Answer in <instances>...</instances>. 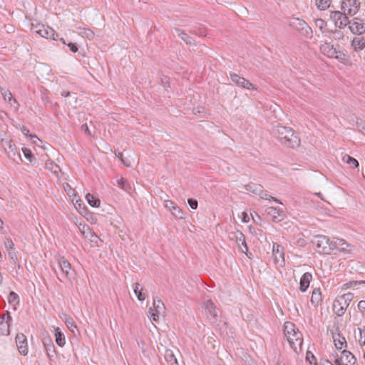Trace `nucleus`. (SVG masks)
<instances>
[{"mask_svg":"<svg viewBox=\"0 0 365 365\" xmlns=\"http://www.w3.org/2000/svg\"><path fill=\"white\" fill-rule=\"evenodd\" d=\"M339 48V46H334L333 44L328 42H324L320 46V51L323 55L344 63L347 61L346 56Z\"/></svg>","mask_w":365,"mask_h":365,"instance_id":"nucleus-3","label":"nucleus"},{"mask_svg":"<svg viewBox=\"0 0 365 365\" xmlns=\"http://www.w3.org/2000/svg\"><path fill=\"white\" fill-rule=\"evenodd\" d=\"M306 360L309 361L310 365H317V359L314 355L309 351L307 352Z\"/></svg>","mask_w":365,"mask_h":365,"instance_id":"nucleus-45","label":"nucleus"},{"mask_svg":"<svg viewBox=\"0 0 365 365\" xmlns=\"http://www.w3.org/2000/svg\"><path fill=\"white\" fill-rule=\"evenodd\" d=\"M344 11H330L329 18L334 23L336 27L345 28L349 24V19Z\"/></svg>","mask_w":365,"mask_h":365,"instance_id":"nucleus-6","label":"nucleus"},{"mask_svg":"<svg viewBox=\"0 0 365 365\" xmlns=\"http://www.w3.org/2000/svg\"><path fill=\"white\" fill-rule=\"evenodd\" d=\"M0 92L5 101H8L11 104L12 101L14 103L16 104L17 106H19V103L15 98H14L12 93L9 89L1 88Z\"/></svg>","mask_w":365,"mask_h":365,"instance_id":"nucleus-27","label":"nucleus"},{"mask_svg":"<svg viewBox=\"0 0 365 365\" xmlns=\"http://www.w3.org/2000/svg\"><path fill=\"white\" fill-rule=\"evenodd\" d=\"M284 334L291 348L297 353L298 348L302 345V334L299 330H295V326L292 322H286L284 326Z\"/></svg>","mask_w":365,"mask_h":365,"instance_id":"nucleus-1","label":"nucleus"},{"mask_svg":"<svg viewBox=\"0 0 365 365\" xmlns=\"http://www.w3.org/2000/svg\"><path fill=\"white\" fill-rule=\"evenodd\" d=\"M289 25L299 31L303 36L312 38L313 36L312 29L303 19L293 18L289 21Z\"/></svg>","mask_w":365,"mask_h":365,"instance_id":"nucleus-4","label":"nucleus"},{"mask_svg":"<svg viewBox=\"0 0 365 365\" xmlns=\"http://www.w3.org/2000/svg\"><path fill=\"white\" fill-rule=\"evenodd\" d=\"M165 207L171 212L175 218L183 219L185 217L182 210L172 200H165Z\"/></svg>","mask_w":365,"mask_h":365,"instance_id":"nucleus-16","label":"nucleus"},{"mask_svg":"<svg viewBox=\"0 0 365 365\" xmlns=\"http://www.w3.org/2000/svg\"><path fill=\"white\" fill-rule=\"evenodd\" d=\"M315 26L318 27L321 31L327 26V22L322 19H317L314 20Z\"/></svg>","mask_w":365,"mask_h":365,"instance_id":"nucleus-48","label":"nucleus"},{"mask_svg":"<svg viewBox=\"0 0 365 365\" xmlns=\"http://www.w3.org/2000/svg\"><path fill=\"white\" fill-rule=\"evenodd\" d=\"M265 211L267 215L270 216L272 220L274 222H280L284 217V212L279 208L270 206L268 207Z\"/></svg>","mask_w":365,"mask_h":365,"instance_id":"nucleus-18","label":"nucleus"},{"mask_svg":"<svg viewBox=\"0 0 365 365\" xmlns=\"http://www.w3.org/2000/svg\"><path fill=\"white\" fill-rule=\"evenodd\" d=\"M8 255L11 259V262L14 264H16L18 261V257L16 254L15 250L8 251Z\"/></svg>","mask_w":365,"mask_h":365,"instance_id":"nucleus-50","label":"nucleus"},{"mask_svg":"<svg viewBox=\"0 0 365 365\" xmlns=\"http://www.w3.org/2000/svg\"><path fill=\"white\" fill-rule=\"evenodd\" d=\"M321 365H334L329 360H324L321 362Z\"/></svg>","mask_w":365,"mask_h":365,"instance_id":"nucleus-62","label":"nucleus"},{"mask_svg":"<svg viewBox=\"0 0 365 365\" xmlns=\"http://www.w3.org/2000/svg\"><path fill=\"white\" fill-rule=\"evenodd\" d=\"M349 28L354 34L361 35L365 33V19L354 17L349 20Z\"/></svg>","mask_w":365,"mask_h":365,"instance_id":"nucleus-9","label":"nucleus"},{"mask_svg":"<svg viewBox=\"0 0 365 365\" xmlns=\"http://www.w3.org/2000/svg\"><path fill=\"white\" fill-rule=\"evenodd\" d=\"M165 359L168 365H179L178 360L172 350L168 349L165 353Z\"/></svg>","mask_w":365,"mask_h":365,"instance_id":"nucleus-29","label":"nucleus"},{"mask_svg":"<svg viewBox=\"0 0 365 365\" xmlns=\"http://www.w3.org/2000/svg\"><path fill=\"white\" fill-rule=\"evenodd\" d=\"M262 186L255 183H250L245 186L246 190L250 191L255 195L262 193Z\"/></svg>","mask_w":365,"mask_h":365,"instance_id":"nucleus-34","label":"nucleus"},{"mask_svg":"<svg viewBox=\"0 0 365 365\" xmlns=\"http://www.w3.org/2000/svg\"><path fill=\"white\" fill-rule=\"evenodd\" d=\"M279 141L285 146L291 148H297L300 145V139L294 132H293L292 137L289 135H286V137H281V139L279 140Z\"/></svg>","mask_w":365,"mask_h":365,"instance_id":"nucleus-14","label":"nucleus"},{"mask_svg":"<svg viewBox=\"0 0 365 365\" xmlns=\"http://www.w3.org/2000/svg\"><path fill=\"white\" fill-rule=\"evenodd\" d=\"M354 51L359 52L365 48V37H354L351 43Z\"/></svg>","mask_w":365,"mask_h":365,"instance_id":"nucleus-25","label":"nucleus"},{"mask_svg":"<svg viewBox=\"0 0 365 365\" xmlns=\"http://www.w3.org/2000/svg\"><path fill=\"white\" fill-rule=\"evenodd\" d=\"M153 307H154L155 311L157 312L161 313L165 309L164 304L163 303V302L160 299H159L158 298H155L153 299Z\"/></svg>","mask_w":365,"mask_h":365,"instance_id":"nucleus-39","label":"nucleus"},{"mask_svg":"<svg viewBox=\"0 0 365 365\" xmlns=\"http://www.w3.org/2000/svg\"><path fill=\"white\" fill-rule=\"evenodd\" d=\"M81 34L83 36L89 39L93 38L94 36V33L91 29H84Z\"/></svg>","mask_w":365,"mask_h":365,"instance_id":"nucleus-54","label":"nucleus"},{"mask_svg":"<svg viewBox=\"0 0 365 365\" xmlns=\"http://www.w3.org/2000/svg\"><path fill=\"white\" fill-rule=\"evenodd\" d=\"M322 302V294L319 289H314L312 292L311 302L317 306Z\"/></svg>","mask_w":365,"mask_h":365,"instance_id":"nucleus-32","label":"nucleus"},{"mask_svg":"<svg viewBox=\"0 0 365 365\" xmlns=\"http://www.w3.org/2000/svg\"><path fill=\"white\" fill-rule=\"evenodd\" d=\"M78 229L84 237H88V233H91V228L88 225L80 223Z\"/></svg>","mask_w":365,"mask_h":365,"instance_id":"nucleus-41","label":"nucleus"},{"mask_svg":"<svg viewBox=\"0 0 365 365\" xmlns=\"http://www.w3.org/2000/svg\"><path fill=\"white\" fill-rule=\"evenodd\" d=\"M143 290V287H140L139 283L134 284L133 291L139 301H143L146 297V294Z\"/></svg>","mask_w":365,"mask_h":365,"instance_id":"nucleus-30","label":"nucleus"},{"mask_svg":"<svg viewBox=\"0 0 365 365\" xmlns=\"http://www.w3.org/2000/svg\"><path fill=\"white\" fill-rule=\"evenodd\" d=\"M358 308L361 312H365V301L364 300L359 301V302L358 304Z\"/></svg>","mask_w":365,"mask_h":365,"instance_id":"nucleus-57","label":"nucleus"},{"mask_svg":"<svg viewBox=\"0 0 365 365\" xmlns=\"http://www.w3.org/2000/svg\"><path fill=\"white\" fill-rule=\"evenodd\" d=\"M21 131L24 135L29 136V130L25 126H22V128H21Z\"/></svg>","mask_w":365,"mask_h":365,"instance_id":"nucleus-60","label":"nucleus"},{"mask_svg":"<svg viewBox=\"0 0 365 365\" xmlns=\"http://www.w3.org/2000/svg\"><path fill=\"white\" fill-rule=\"evenodd\" d=\"M333 339L334 346L336 349L341 350L344 346H347V343L344 336H343L339 332L333 334Z\"/></svg>","mask_w":365,"mask_h":365,"instance_id":"nucleus-24","label":"nucleus"},{"mask_svg":"<svg viewBox=\"0 0 365 365\" xmlns=\"http://www.w3.org/2000/svg\"><path fill=\"white\" fill-rule=\"evenodd\" d=\"M354 294L351 292H348L346 294H344L341 296H339L338 298L340 299H342V302L346 304V307H349L351 301L353 299Z\"/></svg>","mask_w":365,"mask_h":365,"instance_id":"nucleus-40","label":"nucleus"},{"mask_svg":"<svg viewBox=\"0 0 365 365\" xmlns=\"http://www.w3.org/2000/svg\"><path fill=\"white\" fill-rule=\"evenodd\" d=\"M71 94V93L69 91H63L62 93H61V95L64 97H68Z\"/></svg>","mask_w":365,"mask_h":365,"instance_id":"nucleus-63","label":"nucleus"},{"mask_svg":"<svg viewBox=\"0 0 365 365\" xmlns=\"http://www.w3.org/2000/svg\"><path fill=\"white\" fill-rule=\"evenodd\" d=\"M160 312H157L155 311V312H152L151 316L150 317V319H153L155 322H157L159 319V314Z\"/></svg>","mask_w":365,"mask_h":365,"instance_id":"nucleus-58","label":"nucleus"},{"mask_svg":"<svg viewBox=\"0 0 365 365\" xmlns=\"http://www.w3.org/2000/svg\"><path fill=\"white\" fill-rule=\"evenodd\" d=\"M8 301H9V302L10 304H19V295L16 292L11 291L9 294Z\"/></svg>","mask_w":365,"mask_h":365,"instance_id":"nucleus-42","label":"nucleus"},{"mask_svg":"<svg viewBox=\"0 0 365 365\" xmlns=\"http://www.w3.org/2000/svg\"><path fill=\"white\" fill-rule=\"evenodd\" d=\"M203 308L207 317L213 322L217 321V309L214 302L211 299H207L203 303Z\"/></svg>","mask_w":365,"mask_h":365,"instance_id":"nucleus-13","label":"nucleus"},{"mask_svg":"<svg viewBox=\"0 0 365 365\" xmlns=\"http://www.w3.org/2000/svg\"><path fill=\"white\" fill-rule=\"evenodd\" d=\"M312 279V274L310 272H305L302 276L299 282V289L302 292H305L307 290Z\"/></svg>","mask_w":365,"mask_h":365,"instance_id":"nucleus-23","label":"nucleus"},{"mask_svg":"<svg viewBox=\"0 0 365 365\" xmlns=\"http://www.w3.org/2000/svg\"><path fill=\"white\" fill-rule=\"evenodd\" d=\"M88 240L94 243H98V241L101 240L100 237L93 232L91 230V233H88Z\"/></svg>","mask_w":365,"mask_h":365,"instance_id":"nucleus-51","label":"nucleus"},{"mask_svg":"<svg viewBox=\"0 0 365 365\" xmlns=\"http://www.w3.org/2000/svg\"><path fill=\"white\" fill-rule=\"evenodd\" d=\"M233 239L237 243L239 247H240L241 252L245 253L247 257L252 258V254L249 252L248 246L245 240V235L242 232L237 230V232L235 233Z\"/></svg>","mask_w":365,"mask_h":365,"instance_id":"nucleus-12","label":"nucleus"},{"mask_svg":"<svg viewBox=\"0 0 365 365\" xmlns=\"http://www.w3.org/2000/svg\"><path fill=\"white\" fill-rule=\"evenodd\" d=\"M43 344L46 351V354L50 359H53L56 355L54 344L51 338H45Z\"/></svg>","mask_w":365,"mask_h":365,"instance_id":"nucleus-22","label":"nucleus"},{"mask_svg":"<svg viewBox=\"0 0 365 365\" xmlns=\"http://www.w3.org/2000/svg\"><path fill=\"white\" fill-rule=\"evenodd\" d=\"M34 31L39 34L41 37L45 38H51L57 41L58 38V34L49 26H45L44 25L38 24L33 27Z\"/></svg>","mask_w":365,"mask_h":365,"instance_id":"nucleus-8","label":"nucleus"},{"mask_svg":"<svg viewBox=\"0 0 365 365\" xmlns=\"http://www.w3.org/2000/svg\"><path fill=\"white\" fill-rule=\"evenodd\" d=\"M4 246L7 251L15 250V245L12 240L6 238L4 241Z\"/></svg>","mask_w":365,"mask_h":365,"instance_id":"nucleus-47","label":"nucleus"},{"mask_svg":"<svg viewBox=\"0 0 365 365\" xmlns=\"http://www.w3.org/2000/svg\"><path fill=\"white\" fill-rule=\"evenodd\" d=\"M230 78L233 84L246 89H254L255 86L246 78L240 76L235 73H230Z\"/></svg>","mask_w":365,"mask_h":365,"instance_id":"nucleus-11","label":"nucleus"},{"mask_svg":"<svg viewBox=\"0 0 365 365\" xmlns=\"http://www.w3.org/2000/svg\"><path fill=\"white\" fill-rule=\"evenodd\" d=\"M82 129L84 130V132H85L86 133H87V134H88V135H90V134H91V133H90V130H89V128H88V127L87 124H83V125H82Z\"/></svg>","mask_w":365,"mask_h":365,"instance_id":"nucleus-61","label":"nucleus"},{"mask_svg":"<svg viewBox=\"0 0 365 365\" xmlns=\"http://www.w3.org/2000/svg\"><path fill=\"white\" fill-rule=\"evenodd\" d=\"M173 35L175 36H178L183 41H185L187 44H190L192 43V38L189 36L187 34H185L183 31L179 29H175L173 32Z\"/></svg>","mask_w":365,"mask_h":365,"instance_id":"nucleus-28","label":"nucleus"},{"mask_svg":"<svg viewBox=\"0 0 365 365\" xmlns=\"http://www.w3.org/2000/svg\"><path fill=\"white\" fill-rule=\"evenodd\" d=\"M66 326L71 330V331L74 332L75 329H77V327L74 322V321L70 318L66 321Z\"/></svg>","mask_w":365,"mask_h":365,"instance_id":"nucleus-49","label":"nucleus"},{"mask_svg":"<svg viewBox=\"0 0 365 365\" xmlns=\"http://www.w3.org/2000/svg\"><path fill=\"white\" fill-rule=\"evenodd\" d=\"M359 333H360V338H359V343L361 345L365 344V327H363L362 328H359Z\"/></svg>","mask_w":365,"mask_h":365,"instance_id":"nucleus-52","label":"nucleus"},{"mask_svg":"<svg viewBox=\"0 0 365 365\" xmlns=\"http://www.w3.org/2000/svg\"><path fill=\"white\" fill-rule=\"evenodd\" d=\"M348 307L342 302V299L336 298L332 304L333 312L339 317H341Z\"/></svg>","mask_w":365,"mask_h":365,"instance_id":"nucleus-21","label":"nucleus"},{"mask_svg":"<svg viewBox=\"0 0 365 365\" xmlns=\"http://www.w3.org/2000/svg\"><path fill=\"white\" fill-rule=\"evenodd\" d=\"M118 186L125 190V192H129L131 190V186L128 182V180L123 178H120L117 180Z\"/></svg>","mask_w":365,"mask_h":365,"instance_id":"nucleus-37","label":"nucleus"},{"mask_svg":"<svg viewBox=\"0 0 365 365\" xmlns=\"http://www.w3.org/2000/svg\"><path fill=\"white\" fill-rule=\"evenodd\" d=\"M331 3V0H314V5L317 9L321 11H326L331 7L334 8Z\"/></svg>","mask_w":365,"mask_h":365,"instance_id":"nucleus-26","label":"nucleus"},{"mask_svg":"<svg viewBox=\"0 0 365 365\" xmlns=\"http://www.w3.org/2000/svg\"><path fill=\"white\" fill-rule=\"evenodd\" d=\"M272 253L274 260L276 264L279 263L280 265L284 264V248L281 245L274 243L273 245Z\"/></svg>","mask_w":365,"mask_h":365,"instance_id":"nucleus-19","label":"nucleus"},{"mask_svg":"<svg viewBox=\"0 0 365 365\" xmlns=\"http://www.w3.org/2000/svg\"><path fill=\"white\" fill-rule=\"evenodd\" d=\"M59 40L63 44H66L71 52L76 53L78 51V47L76 43H72V42H69L68 43H66L65 40L63 38H61Z\"/></svg>","mask_w":365,"mask_h":365,"instance_id":"nucleus-44","label":"nucleus"},{"mask_svg":"<svg viewBox=\"0 0 365 365\" xmlns=\"http://www.w3.org/2000/svg\"><path fill=\"white\" fill-rule=\"evenodd\" d=\"M86 199L91 206L93 207H98L100 206V200L98 197L91 195V193H88L86 195Z\"/></svg>","mask_w":365,"mask_h":365,"instance_id":"nucleus-35","label":"nucleus"},{"mask_svg":"<svg viewBox=\"0 0 365 365\" xmlns=\"http://www.w3.org/2000/svg\"><path fill=\"white\" fill-rule=\"evenodd\" d=\"M22 152L24 155V157L29 160L30 163H32L34 160H35L31 150L26 148H22Z\"/></svg>","mask_w":365,"mask_h":365,"instance_id":"nucleus-46","label":"nucleus"},{"mask_svg":"<svg viewBox=\"0 0 365 365\" xmlns=\"http://www.w3.org/2000/svg\"><path fill=\"white\" fill-rule=\"evenodd\" d=\"M273 135L277 137L279 140L281 139V137H286V135H289L291 137L293 135V132H294L291 128L283 126L279 124L275 125L273 128Z\"/></svg>","mask_w":365,"mask_h":365,"instance_id":"nucleus-17","label":"nucleus"},{"mask_svg":"<svg viewBox=\"0 0 365 365\" xmlns=\"http://www.w3.org/2000/svg\"><path fill=\"white\" fill-rule=\"evenodd\" d=\"M257 195H259L261 199L269 200V201L273 200L277 203L282 204L279 200H278L277 198H276L274 197L269 195L268 194L267 191L264 190L263 187H262V193L257 194Z\"/></svg>","mask_w":365,"mask_h":365,"instance_id":"nucleus-38","label":"nucleus"},{"mask_svg":"<svg viewBox=\"0 0 365 365\" xmlns=\"http://www.w3.org/2000/svg\"><path fill=\"white\" fill-rule=\"evenodd\" d=\"M9 334V327L6 319L4 317H0V334L2 336H8Z\"/></svg>","mask_w":365,"mask_h":365,"instance_id":"nucleus-33","label":"nucleus"},{"mask_svg":"<svg viewBox=\"0 0 365 365\" xmlns=\"http://www.w3.org/2000/svg\"><path fill=\"white\" fill-rule=\"evenodd\" d=\"M16 344L19 352L24 356L28 354V343L26 336L21 333L17 334L16 336Z\"/></svg>","mask_w":365,"mask_h":365,"instance_id":"nucleus-15","label":"nucleus"},{"mask_svg":"<svg viewBox=\"0 0 365 365\" xmlns=\"http://www.w3.org/2000/svg\"><path fill=\"white\" fill-rule=\"evenodd\" d=\"M46 168L52 170L53 173H57L61 170L58 165L55 163L53 161L49 160L46 163Z\"/></svg>","mask_w":365,"mask_h":365,"instance_id":"nucleus-43","label":"nucleus"},{"mask_svg":"<svg viewBox=\"0 0 365 365\" xmlns=\"http://www.w3.org/2000/svg\"><path fill=\"white\" fill-rule=\"evenodd\" d=\"M242 221L243 222H248L250 221V217L246 212H242Z\"/></svg>","mask_w":365,"mask_h":365,"instance_id":"nucleus-59","label":"nucleus"},{"mask_svg":"<svg viewBox=\"0 0 365 365\" xmlns=\"http://www.w3.org/2000/svg\"><path fill=\"white\" fill-rule=\"evenodd\" d=\"M163 83H169V78L167 76H164L162 78Z\"/></svg>","mask_w":365,"mask_h":365,"instance_id":"nucleus-64","label":"nucleus"},{"mask_svg":"<svg viewBox=\"0 0 365 365\" xmlns=\"http://www.w3.org/2000/svg\"><path fill=\"white\" fill-rule=\"evenodd\" d=\"M187 203L192 210H196L197 208L198 202L197 200L194 198H189L187 200Z\"/></svg>","mask_w":365,"mask_h":365,"instance_id":"nucleus-53","label":"nucleus"},{"mask_svg":"<svg viewBox=\"0 0 365 365\" xmlns=\"http://www.w3.org/2000/svg\"><path fill=\"white\" fill-rule=\"evenodd\" d=\"M342 160L352 168H358L359 165L356 159L346 154L343 156Z\"/></svg>","mask_w":365,"mask_h":365,"instance_id":"nucleus-36","label":"nucleus"},{"mask_svg":"<svg viewBox=\"0 0 365 365\" xmlns=\"http://www.w3.org/2000/svg\"><path fill=\"white\" fill-rule=\"evenodd\" d=\"M1 141L9 158L12 159L16 163H19V162L22 161L21 156L13 140L1 139Z\"/></svg>","mask_w":365,"mask_h":365,"instance_id":"nucleus-5","label":"nucleus"},{"mask_svg":"<svg viewBox=\"0 0 365 365\" xmlns=\"http://www.w3.org/2000/svg\"><path fill=\"white\" fill-rule=\"evenodd\" d=\"M55 340L56 343L61 347H63L66 344L65 336L61 330L57 328L55 331Z\"/></svg>","mask_w":365,"mask_h":365,"instance_id":"nucleus-31","label":"nucleus"},{"mask_svg":"<svg viewBox=\"0 0 365 365\" xmlns=\"http://www.w3.org/2000/svg\"><path fill=\"white\" fill-rule=\"evenodd\" d=\"M339 360L344 365H354L356 361L355 356L347 350H343L341 352Z\"/></svg>","mask_w":365,"mask_h":365,"instance_id":"nucleus-20","label":"nucleus"},{"mask_svg":"<svg viewBox=\"0 0 365 365\" xmlns=\"http://www.w3.org/2000/svg\"><path fill=\"white\" fill-rule=\"evenodd\" d=\"M361 3L359 0H343L341 9L346 14L354 16L359 11Z\"/></svg>","mask_w":365,"mask_h":365,"instance_id":"nucleus-7","label":"nucleus"},{"mask_svg":"<svg viewBox=\"0 0 365 365\" xmlns=\"http://www.w3.org/2000/svg\"><path fill=\"white\" fill-rule=\"evenodd\" d=\"M330 358L334 361L336 365H338L337 361L341 364V361L339 360L340 356L336 352H334L330 355Z\"/></svg>","mask_w":365,"mask_h":365,"instance_id":"nucleus-56","label":"nucleus"},{"mask_svg":"<svg viewBox=\"0 0 365 365\" xmlns=\"http://www.w3.org/2000/svg\"><path fill=\"white\" fill-rule=\"evenodd\" d=\"M317 252L323 255L330 254L336 247V244L325 235H316L312 240Z\"/></svg>","mask_w":365,"mask_h":365,"instance_id":"nucleus-2","label":"nucleus"},{"mask_svg":"<svg viewBox=\"0 0 365 365\" xmlns=\"http://www.w3.org/2000/svg\"><path fill=\"white\" fill-rule=\"evenodd\" d=\"M58 264L61 271V277L71 279L73 276V270L69 262L64 257H59Z\"/></svg>","mask_w":365,"mask_h":365,"instance_id":"nucleus-10","label":"nucleus"},{"mask_svg":"<svg viewBox=\"0 0 365 365\" xmlns=\"http://www.w3.org/2000/svg\"><path fill=\"white\" fill-rule=\"evenodd\" d=\"M0 317H4L6 322H7V324L9 325V327L11 326V324H12V322H13V319L10 314V313L9 312H6V314L0 316Z\"/></svg>","mask_w":365,"mask_h":365,"instance_id":"nucleus-55","label":"nucleus"}]
</instances>
